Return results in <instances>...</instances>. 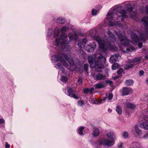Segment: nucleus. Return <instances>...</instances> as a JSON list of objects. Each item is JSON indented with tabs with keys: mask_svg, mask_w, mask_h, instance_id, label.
Returning a JSON list of instances; mask_svg holds the SVG:
<instances>
[{
	"mask_svg": "<svg viewBox=\"0 0 148 148\" xmlns=\"http://www.w3.org/2000/svg\"><path fill=\"white\" fill-rule=\"evenodd\" d=\"M108 112H112V110L111 109H108Z\"/></svg>",
	"mask_w": 148,
	"mask_h": 148,
	"instance_id": "obj_52",
	"label": "nucleus"
},
{
	"mask_svg": "<svg viewBox=\"0 0 148 148\" xmlns=\"http://www.w3.org/2000/svg\"><path fill=\"white\" fill-rule=\"evenodd\" d=\"M105 86V84L103 83L99 82L95 84V87L96 89H100L104 88Z\"/></svg>",
	"mask_w": 148,
	"mask_h": 148,
	"instance_id": "obj_18",
	"label": "nucleus"
},
{
	"mask_svg": "<svg viewBox=\"0 0 148 148\" xmlns=\"http://www.w3.org/2000/svg\"><path fill=\"white\" fill-rule=\"evenodd\" d=\"M5 122V121L3 119H0V124H3Z\"/></svg>",
	"mask_w": 148,
	"mask_h": 148,
	"instance_id": "obj_42",
	"label": "nucleus"
},
{
	"mask_svg": "<svg viewBox=\"0 0 148 148\" xmlns=\"http://www.w3.org/2000/svg\"><path fill=\"white\" fill-rule=\"evenodd\" d=\"M84 93L87 94L89 92V89L86 88L84 90Z\"/></svg>",
	"mask_w": 148,
	"mask_h": 148,
	"instance_id": "obj_41",
	"label": "nucleus"
},
{
	"mask_svg": "<svg viewBox=\"0 0 148 148\" xmlns=\"http://www.w3.org/2000/svg\"><path fill=\"white\" fill-rule=\"evenodd\" d=\"M57 21L59 23L63 24L65 23V21L64 19L58 18L57 19Z\"/></svg>",
	"mask_w": 148,
	"mask_h": 148,
	"instance_id": "obj_30",
	"label": "nucleus"
},
{
	"mask_svg": "<svg viewBox=\"0 0 148 148\" xmlns=\"http://www.w3.org/2000/svg\"><path fill=\"white\" fill-rule=\"evenodd\" d=\"M132 90L129 88L124 87L122 90V94L123 96L127 95L132 93Z\"/></svg>",
	"mask_w": 148,
	"mask_h": 148,
	"instance_id": "obj_12",
	"label": "nucleus"
},
{
	"mask_svg": "<svg viewBox=\"0 0 148 148\" xmlns=\"http://www.w3.org/2000/svg\"><path fill=\"white\" fill-rule=\"evenodd\" d=\"M94 88H92L90 89H89V92L90 94L92 93V91L94 90Z\"/></svg>",
	"mask_w": 148,
	"mask_h": 148,
	"instance_id": "obj_45",
	"label": "nucleus"
},
{
	"mask_svg": "<svg viewBox=\"0 0 148 148\" xmlns=\"http://www.w3.org/2000/svg\"><path fill=\"white\" fill-rule=\"evenodd\" d=\"M95 104H98V103H97V102H95Z\"/></svg>",
	"mask_w": 148,
	"mask_h": 148,
	"instance_id": "obj_57",
	"label": "nucleus"
},
{
	"mask_svg": "<svg viewBox=\"0 0 148 148\" xmlns=\"http://www.w3.org/2000/svg\"><path fill=\"white\" fill-rule=\"evenodd\" d=\"M106 98H107V97H105V98H104L103 99V100H104V101L105 100V99H106Z\"/></svg>",
	"mask_w": 148,
	"mask_h": 148,
	"instance_id": "obj_54",
	"label": "nucleus"
},
{
	"mask_svg": "<svg viewBox=\"0 0 148 148\" xmlns=\"http://www.w3.org/2000/svg\"><path fill=\"white\" fill-rule=\"evenodd\" d=\"M61 80L62 82L66 83L67 80V79L66 77L62 76L61 77Z\"/></svg>",
	"mask_w": 148,
	"mask_h": 148,
	"instance_id": "obj_33",
	"label": "nucleus"
},
{
	"mask_svg": "<svg viewBox=\"0 0 148 148\" xmlns=\"http://www.w3.org/2000/svg\"><path fill=\"white\" fill-rule=\"evenodd\" d=\"M130 4H127L126 2L122 3L121 5H119L114 7L113 11L112 12H109L107 15V18L110 21L108 22L109 26H113L119 25V22L115 21L114 23H113L112 21H115L116 16H118L120 18L121 21L123 20V18H126L127 17L126 15L127 12H131L133 10L132 7L128 8V7L130 6Z\"/></svg>",
	"mask_w": 148,
	"mask_h": 148,
	"instance_id": "obj_1",
	"label": "nucleus"
},
{
	"mask_svg": "<svg viewBox=\"0 0 148 148\" xmlns=\"http://www.w3.org/2000/svg\"><path fill=\"white\" fill-rule=\"evenodd\" d=\"M143 24L146 27L144 34H141L139 31L132 32L130 34L132 40L135 43L140 40L145 41L147 38L148 39V17H144L141 20Z\"/></svg>",
	"mask_w": 148,
	"mask_h": 148,
	"instance_id": "obj_3",
	"label": "nucleus"
},
{
	"mask_svg": "<svg viewBox=\"0 0 148 148\" xmlns=\"http://www.w3.org/2000/svg\"><path fill=\"white\" fill-rule=\"evenodd\" d=\"M94 38L99 44V48L102 50L105 51L108 49H111L112 46L111 43L107 40H103L98 36H93Z\"/></svg>",
	"mask_w": 148,
	"mask_h": 148,
	"instance_id": "obj_7",
	"label": "nucleus"
},
{
	"mask_svg": "<svg viewBox=\"0 0 148 148\" xmlns=\"http://www.w3.org/2000/svg\"><path fill=\"white\" fill-rule=\"evenodd\" d=\"M116 35L120 40L121 44L123 46L121 49V51L125 53L128 52H131L132 51L134 50L135 49L132 47L130 48L127 47L126 46L130 45V43L133 44L132 41H130L125 36L122 35L119 31L116 32Z\"/></svg>",
	"mask_w": 148,
	"mask_h": 148,
	"instance_id": "obj_4",
	"label": "nucleus"
},
{
	"mask_svg": "<svg viewBox=\"0 0 148 148\" xmlns=\"http://www.w3.org/2000/svg\"><path fill=\"white\" fill-rule=\"evenodd\" d=\"M130 16L132 18L136 20L137 18V14L135 12H131Z\"/></svg>",
	"mask_w": 148,
	"mask_h": 148,
	"instance_id": "obj_31",
	"label": "nucleus"
},
{
	"mask_svg": "<svg viewBox=\"0 0 148 148\" xmlns=\"http://www.w3.org/2000/svg\"><path fill=\"white\" fill-rule=\"evenodd\" d=\"M100 132V130L98 128H95L93 131L92 135L93 136L97 137L99 135Z\"/></svg>",
	"mask_w": 148,
	"mask_h": 148,
	"instance_id": "obj_16",
	"label": "nucleus"
},
{
	"mask_svg": "<svg viewBox=\"0 0 148 148\" xmlns=\"http://www.w3.org/2000/svg\"><path fill=\"white\" fill-rule=\"evenodd\" d=\"M145 57H146V58H147V59H148V56H145Z\"/></svg>",
	"mask_w": 148,
	"mask_h": 148,
	"instance_id": "obj_56",
	"label": "nucleus"
},
{
	"mask_svg": "<svg viewBox=\"0 0 148 148\" xmlns=\"http://www.w3.org/2000/svg\"><path fill=\"white\" fill-rule=\"evenodd\" d=\"M92 76L94 79L96 80H103L106 79V76L105 74L101 73H98L92 75Z\"/></svg>",
	"mask_w": 148,
	"mask_h": 148,
	"instance_id": "obj_9",
	"label": "nucleus"
},
{
	"mask_svg": "<svg viewBox=\"0 0 148 148\" xmlns=\"http://www.w3.org/2000/svg\"><path fill=\"white\" fill-rule=\"evenodd\" d=\"M51 60L56 62L60 61L65 67L68 66V63L71 66H72L74 64L72 58L64 54H63L61 56H59L53 55L51 58Z\"/></svg>",
	"mask_w": 148,
	"mask_h": 148,
	"instance_id": "obj_6",
	"label": "nucleus"
},
{
	"mask_svg": "<svg viewBox=\"0 0 148 148\" xmlns=\"http://www.w3.org/2000/svg\"><path fill=\"white\" fill-rule=\"evenodd\" d=\"M84 129V127H80L78 130V133L80 135H83V130Z\"/></svg>",
	"mask_w": 148,
	"mask_h": 148,
	"instance_id": "obj_27",
	"label": "nucleus"
},
{
	"mask_svg": "<svg viewBox=\"0 0 148 148\" xmlns=\"http://www.w3.org/2000/svg\"><path fill=\"white\" fill-rule=\"evenodd\" d=\"M133 84V81L132 79L127 80L125 83V84L127 86H132Z\"/></svg>",
	"mask_w": 148,
	"mask_h": 148,
	"instance_id": "obj_22",
	"label": "nucleus"
},
{
	"mask_svg": "<svg viewBox=\"0 0 148 148\" xmlns=\"http://www.w3.org/2000/svg\"><path fill=\"white\" fill-rule=\"evenodd\" d=\"M69 40L66 34H62L60 38H56L55 42V45L58 46L60 45L62 49L65 51H68L71 49V47L68 45L70 41L76 40L78 37V35L75 33H69Z\"/></svg>",
	"mask_w": 148,
	"mask_h": 148,
	"instance_id": "obj_2",
	"label": "nucleus"
},
{
	"mask_svg": "<svg viewBox=\"0 0 148 148\" xmlns=\"http://www.w3.org/2000/svg\"><path fill=\"white\" fill-rule=\"evenodd\" d=\"M107 34L111 42H114L115 41V36L110 30L107 32Z\"/></svg>",
	"mask_w": 148,
	"mask_h": 148,
	"instance_id": "obj_14",
	"label": "nucleus"
},
{
	"mask_svg": "<svg viewBox=\"0 0 148 148\" xmlns=\"http://www.w3.org/2000/svg\"><path fill=\"white\" fill-rule=\"evenodd\" d=\"M99 6H100V8H101V5H99Z\"/></svg>",
	"mask_w": 148,
	"mask_h": 148,
	"instance_id": "obj_60",
	"label": "nucleus"
},
{
	"mask_svg": "<svg viewBox=\"0 0 148 148\" xmlns=\"http://www.w3.org/2000/svg\"><path fill=\"white\" fill-rule=\"evenodd\" d=\"M70 97H73L76 99H77L79 98L78 97L75 95L74 94H70Z\"/></svg>",
	"mask_w": 148,
	"mask_h": 148,
	"instance_id": "obj_38",
	"label": "nucleus"
},
{
	"mask_svg": "<svg viewBox=\"0 0 148 148\" xmlns=\"http://www.w3.org/2000/svg\"><path fill=\"white\" fill-rule=\"evenodd\" d=\"M134 128L136 132L138 134L139 136H141L142 134V131L138 129L137 125L135 126Z\"/></svg>",
	"mask_w": 148,
	"mask_h": 148,
	"instance_id": "obj_24",
	"label": "nucleus"
},
{
	"mask_svg": "<svg viewBox=\"0 0 148 148\" xmlns=\"http://www.w3.org/2000/svg\"><path fill=\"white\" fill-rule=\"evenodd\" d=\"M138 45L139 47L140 48H141L142 46V44L140 42L138 43Z\"/></svg>",
	"mask_w": 148,
	"mask_h": 148,
	"instance_id": "obj_49",
	"label": "nucleus"
},
{
	"mask_svg": "<svg viewBox=\"0 0 148 148\" xmlns=\"http://www.w3.org/2000/svg\"><path fill=\"white\" fill-rule=\"evenodd\" d=\"M95 57L89 56L88 57V61L90 64V66L93 68H95L97 70V68L101 69L103 68L102 63L105 60L104 58L101 55L97 54L94 56Z\"/></svg>",
	"mask_w": 148,
	"mask_h": 148,
	"instance_id": "obj_5",
	"label": "nucleus"
},
{
	"mask_svg": "<svg viewBox=\"0 0 148 148\" xmlns=\"http://www.w3.org/2000/svg\"><path fill=\"white\" fill-rule=\"evenodd\" d=\"M60 31V30L59 28L57 27L55 28L54 32V34L55 37L59 35Z\"/></svg>",
	"mask_w": 148,
	"mask_h": 148,
	"instance_id": "obj_26",
	"label": "nucleus"
},
{
	"mask_svg": "<svg viewBox=\"0 0 148 148\" xmlns=\"http://www.w3.org/2000/svg\"><path fill=\"white\" fill-rule=\"evenodd\" d=\"M144 73V72L143 70H141L140 71L139 73V75L140 76H141Z\"/></svg>",
	"mask_w": 148,
	"mask_h": 148,
	"instance_id": "obj_44",
	"label": "nucleus"
},
{
	"mask_svg": "<svg viewBox=\"0 0 148 148\" xmlns=\"http://www.w3.org/2000/svg\"><path fill=\"white\" fill-rule=\"evenodd\" d=\"M123 72V70L122 68L120 69L117 71V73L118 75H120Z\"/></svg>",
	"mask_w": 148,
	"mask_h": 148,
	"instance_id": "obj_40",
	"label": "nucleus"
},
{
	"mask_svg": "<svg viewBox=\"0 0 148 148\" xmlns=\"http://www.w3.org/2000/svg\"><path fill=\"white\" fill-rule=\"evenodd\" d=\"M106 136L108 138H110L112 140H114L116 139V136L114 135L113 132H108L106 134Z\"/></svg>",
	"mask_w": 148,
	"mask_h": 148,
	"instance_id": "obj_17",
	"label": "nucleus"
},
{
	"mask_svg": "<svg viewBox=\"0 0 148 148\" xmlns=\"http://www.w3.org/2000/svg\"><path fill=\"white\" fill-rule=\"evenodd\" d=\"M91 36H93V35H92L91 34Z\"/></svg>",
	"mask_w": 148,
	"mask_h": 148,
	"instance_id": "obj_58",
	"label": "nucleus"
},
{
	"mask_svg": "<svg viewBox=\"0 0 148 148\" xmlns=\"http://www.w3.org/2000/svg\"><path fill=\"white\" fill-rule=\"evenodd\" d=\"M113 97V94L112 93H110L109 94L108 97H107V98H108L109 100H110Z\"/></svg>",
	"mask_w": 148,
	"mask_h": 148,
	"instance_id": "obj_39",
	"label": "nucleus"
},
{
	"mask_svg": "<svg viewBox=\"0 0 148 148\" xmlns=\"http://www.w3.org/2000/svg\"><path fill=\"white\" fill-rule=\"evenodd\" d=\"M114 142V140H110L101 138L98 141L97 144L99 145H103L111 146L113 145Z\"/></svg>",
	"mask_w": 148,
	"mask_h": 148,
	"instance_id": "obj_8",
	"label": "nucleus"
},
{
	"mask_svg": "<svg viewBox=\"0 0 148 148\" xmlns=\"http://www.w3.org/2000/svg\"><path fill=\"white\" fill-rule=\"evenodd\" d=\"M85 104L84 102L82 100H81L77 101V105L80 107L83 106Z\"/></svg>",
	"mask_w": 148,
	"mask_h": 148,
	"instance_id": "obj_28",
	"label": "nucleus"
},
{
	"mask_svg": "<svg viewBox=\"0 0 148 148\" xmlns=\"http://www.w3.org/2000/svg\"><path fill=\"white\" fill-rule=\"evenodd\" d=\"M107 83H109L110 84H112V82L110 80H107L106 81Z\"/></svg>",
	"mask_w": 148,
	"mask_h": 148,
	"instance_id": "obj_48",
	"label": "nucleus"
},
{
	"mask_svg": "<svg viewBox=\"0 0 148 148\" xmlns=\"http://www.w3.org/2000/svg\"><path fill=\"white\" fill-rule=\"evenodd\" d=\"M145 120H147L148 122V120H147V119H146Z\"/></svg>",
	"mask_w": 148,
	"mask_h": 148,
	"instance_id": "obj_59",
	"label": "nucleus"
},
{
	"mask_svg": "<svg viewBox=\"0 0 148 148\" xmlns=\"http://www.w3.org/2000/svg\"><path fill=\"white\" fill-rule=\"evenodd\" d=\"M140 126L146 130H148V122L147 120H145L140 124Z\"/></svg>",
	"mask_w": 148,
	"mask_h": 148,
	"instance_id": "obj_13",
	"label": "nucleus"
},
{
	"mask_svg": "<svg viewBox=\"0 0 148 148\" xmlns=\"http://www.w3.org/2000/svg\"><path fill=\"white\" fill-rule=\"evenodd\" d=\"M116 111L119 114H121L122 112L121 107L120 106H116Z\"/></svg>",
	"mask_w": 148,
	"mask_h": 148,
	"instance_id": "obj_23",
	"label": "nucleus"
},
{
	"mask_svg": "<svg viewBox=\"0 0 148 148\" xmlns=\"http://www.w3.org/2000/svg\"><path fill=\"white\" fill-rule=\"evenodd\" d=\"M126 107L127 108L131 109H134L136 108V106L130 103L127 104Z\"/></svg>",
	"mask_w": 148,
	"mask_h": 148,
	"instance_id": "obj_20",
	"label": "nucleus"
},
{
	"mask_svg": "<svg viewBox=\"0 0 148 148\" xmlns=\"http://www.w3.org/2000/svg\"><path fill=\"white\" fill-rule=\"evenodd\" d=\"M118 147L119 148H121L122 147V144L121 143H120L118 145Z\"/></svg>",
	"mask_w": 148,
	"mask_h": 148,
	"instance_id": "obj_50",
	"label": "nucleus"
},
{
	"mask_svg": "<svg viewBox=\"0 0 148 148\" xmlns=\"http://www.w3.org/2000/svg\"><path fill=\"white\" fill-rule=\"evenodd\" d=\"M128 136V133L126 132H123V138H126Z\"/></svg>",
	"mask_w": 148,
	"mask_h": 148,
	"instance_id": "obj_36",
	"label": "nucleus"
},
{
	"mask_svg": "<svg viewBox=\"0 0 148 148\" xmlns=\"http://www.w3.org/2000/svg\"><path fill=\"white\" fill-rule=\"evenodd\" d=\"M78 82L79 84H81L82 82V79H81L79 78L78 80Z\"/></svg>",
	"mask_w": 148,
	"mask_h": 148,
	"instance_id": "obj_47",
	"label": "nucleus"
},
{
	"mask_svg": "<svg viewBox=\"0 0 148 148\" xmlns=\"http://www.w3.org/2000/svg\"><path fill=\"white\" fill-rule=\"evenodd\" d=\"M98 12L95 9H93L92 10V13L93 15H95Z\"/></svg>",
	"mask_w": 148,
	"mask_h": 148,
	"instance_id": "obj_37",
	"label": "nucleus"
},
{
	"mask_svg": "<svg viewBox=\"0 0 148 148\" xmlns=\"http://www.w3.org/2000/svg\"><path fill=\"white\" fill-rule=\"evenodd\" d=\"M68 95L70 96V94H73L74 92L73 90V89L72 88H70L68 90Z\"/></svg>",
	"mask_w": 148,
	"mask_h": 148,
	"instance_id": "obj_35",
	"label": "nucleus"
},
{
	"mask_svg": "<svg viewBox=\"0 0 148 148\" xmlns=\"http://www.w3.org/2000/svg\"><path fill=\"white\" fill-rule=\"evenodd\" d=\"M119 64L117 63H114L112 65V68L113 70H116L119 68Z\"/></svg>",
	"mask_w": 148,
	"mask_h": 148,
	"instance_id": "obj_29",
	"label": "nucleus"
},
{
	"mask_svg": "<svg viewBox=\"0 0 148 148\" xmlns=\"http://www.w3.org/2000/svg\"><path fill=\"white\" fill-rule=\"evenodd\" d=\"M10 146V145L9 144H8L7 143H5V147L6 148H9Z\"/></svg>",
	"mask_w": 148,
	"mask_h": 148,
	"instance_id": "obj_46",
	"label": "nucleus"
},
{
	"mask_svg": "<svg viewBox=\"0 0 148 148\" xmlns=\"http://www.w3.org/2000/svg\"><path fill=\"white\" fill-rule=\"evenodd\" d=\"M88 65L86 64H85L84 66V69L86 71H87L88 70Z\"/></svg>",
	"mask_w": 148,
	"mask_h": 148,
	"instance_id": "obj_43",
	"label": "nucleus"
},
{
	"mask_svg": "<svg viewBox=\"0 0 148 148\" xmlns=\"http://www.w3.org/2000/svg\"><path fill=\"white\" fill-rule=\"evenodd\" d=\"M96 47V43L95 42H92L91 43L88 45L86 46V50L89 52H91L94 51Z\"/></svg>",
	"mask_w": 148,
	"mask_h": 148,
	"instance_id": "obj_10",
	"label": "nucleus"
},
{
	"mask_svg": "<svg viewBox=\"0 0 148 148\" xmlns=\"http://www.w3.org/2000/svg\"><path fill=\"white\" fill-rule=\"evenodd\" d=\"M49 32H50V34H52V32H51V30H49Z\"/></svg>",
	"mask_w": 148,
	"mask_h": 148,
	"instance_id": "obj_55",
	"label": "nucleus"
},
{
	"mask_svg": "<svg viewBox=\"0 0 148 148\" xmlns=\"http://www.w3.org/2000/svg\"><path fill=\"white\" fill-rule=\"evenodd\" d=\"M87 42V40L86 39H84L83 40L82 42H81L79 43H78V46L80 47H82V46L83 45V46H84V45H84Z\"/></svg>",
	"mask_w": 148,
	"mask_h": 148,
	"instance_id": "obj_25",
	"label": "nucleus"
},
{
	"mask_svg": "<svg viewBox=\"0 0 148 148\" xmlns=\"http://www.w3.org/2000/svg\"><path fill=\"white\" fill-rule=\"evenodd\" d=\"M134 66V64L131 62V61L130 60L128 63L125 65L124 67L126 70H128L132 68Z\"/></svg>",
	"mask_w": 148,
	"mask_h": 148,
	"instance_id": "obj_19",
	"label": "nucleus"
},
{
	"mask_svg": "<svg viewBox=\"0 0 148 148\" xmlns=\"http://www.w3.org/2000/svg\"><path fill=\"white\" fill-rule=\"evenodd\" d=\"M68 28L65 26H64L62 27L61 29V31L62 33H65L67 30Z\"/></svg>",
	"mask_w": 148,
	"mask_h": 148,
	"instance_id": "obj_32",
	"label": "nucleus"
},
{
	"mask_svg": "<svg viewBox=\"0 0 148 148\" xmlns=\"http://www.w3.org/2000/svg\"><path fill=\"white\" fill-rule=\"evenodd\" d=\"M146 13L148 14V6H147L146 7Z\"/></svg>",
	"mask_w": 148,
	"mask_h": 148,
	"instance_id": "obj_51",
	"label": "nucleus"
},
{
	"mask_svg": "<svg viewBox=\"0 0 148 148\" xmlns=\"http://www.w3.org/2000/svg\"><path fill=\"white\" fill-rule=\"evenodd\" d=\"M146 82L147 84H148V78L147 79V80H146Z\"/></svg>",
	"mask_w": 148,
	"mask_h": 148,
	"instance_id": "obj_53",
	"label": "nucleus"
},
{
	"mask_svg": "<svg viewBox=\"0 0 148 148\" xmlns=\"http://www.w3.org/2000/svg\"><path fill=\"white\" fill-rule=\"evenodd\" d=\"M133 145L136 148H141V145L140 144L138 143L135 142L134 143Z\"/></svg>",
	"mask_w": 148,
	"mask_h": 148,
	"instance_id": "obj_34",
	"label": "nucleus"
},
{
	"mask_svg": "<svg viewBox=\"0 0 148 148\" xmlns=\"http://www.w3.org/2000/svg\"><path fill=\"white\" fill-rule=\"evenodd\" d=\"M55 66L56 69L61 70L62 72H63L64 70V69L63 68L62 66L60 63H58V64H56Z\"/></svg>",
	"mask_w": 148,
	"mask_h": 148,
	"instance_id": "obj_21",
	"label": "nucleus"
},
{
	"mask_svg": "<svg viewBox=\"0 0 148 148\" xmlns=\"http://www.w3.org/2000/svg\"><path fill=\"white\" fill-rule=\"evenodd\" d=\"M141 58L140 57H138L130 60L131 62L135 65L138 64L140 63V60Z\"/></svg>",
	"mask_w": 148,
	"mask_h": 148,
	"instance_id": "obj_15",
	"label": "nucleus"
},
{
	"mask_svg": "<svg viewBox=\"0 0 148 148\" xmlns=\"http://www.w3.org/2000/svg\"><path fill=\"white\" fill-rule=\"evenodd\" d=\"M119 57H120V56L119 54L112 55L110 58V62L112 63H113L114 62H116L118 60Z\"/></svg>",
	"mask_w": 148,
	"mask_h": 148,
	"instance_id": "obj_11",
	"label": "nucleus"
}]
</instances>
